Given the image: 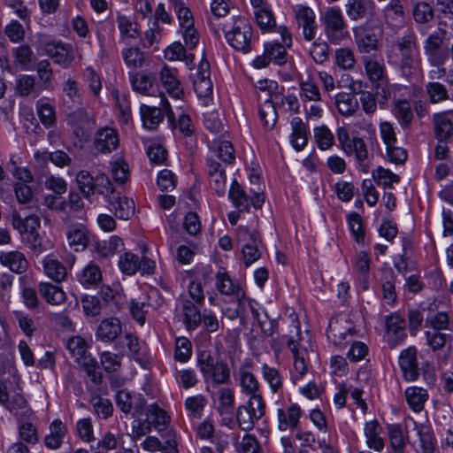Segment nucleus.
<instances>
[{"instance_id": "obj_50", "label": "nucleus", "mask_w": 453, "mask_h": 453, "mask_svg": "<svg viewBox=\"0 0 453 453\" xmlns=\"http://www.w3.org/2000/svg\"><path fill=\"white\" fill-rule=\"evenodd\" d=\"M425 338L426 345L434 352L441 350L453 339L450 334L431 330L425 332Z\"/></svg>"}, {"instance_id": "obj_51", "label": "nucleus", "mask_w": 453, "mask_h": 453, "mask_svg": "<svg viewBox=\"0 0 453 453\" xmlns=\"http://www.w3.org/2000/svg\"><path fill=\"white\" fill-rule=\"evenodd\" d=\"M206 404L207 399L203 395L188 396L184 403L190 418H201Z\"/></svg>"}, {"instance_id": "obj_42", "label": "nucleus", "mask_w": 453, "mask_h": 453, "mask_svg": "<svg viewBox=\"0 0 453 453\" xmlns=\"http://www.w3.org/2000/svg\"><path fill=\"white\" fill-rule=\"evenodd\" d=\"M146 415L148 423L157 431L165 429L169 421L166 412L157 404L148 406Z\"/></svg>"}, {"instance_id": "obj_64", "label": "nucleus", "mask_w": 453, "mask_h": 453, "mask_svg": "<svg viewBox=\"0 0 453 453\" xmlns=\"http://www.w3.org/2000/svg\"><path fill=\"white\" fill-rule=\"evenodd\" d=\"M100 363L103 369L108 372H116L121 367V356L110 352L103 351L99 354Z\"/></svg>"}, {"instance_id": "obj_18", "label": "nucleus", "mask_w": 453, "mask_h": 453, "mask_svg": "<svg viewBox=\"0 0 453 453\" xmlns=\"http://www.w3.org/2000/svg\"><path fill=\"white\" fill-rule=\"evenodd\" d=\"M418 349L410 346L401 351L398 358L399 367L406 381H415L419 376V368L417 358Z\"/></svg>"}, {"instance_id": "obj_19", "label": "nucleus", "mask_w": 453, "mask_h": 453, "mask_svg": "<svg viewBox=\"0 0 453 453\" xmlns=\"http://www.w3.org/2000/svg\"><path fill=\"white\" fill-rule=\"evenodd\" d=\"M365 74L372 86L382 88L388 83V76L385 65L382 61L374 59L369 56L362 58Z\"/></svg>"}, {"instance_id": "obj_38", "label": "nucleus", "mask_w": 453, "mask_h": 453, "mask_svg": "<svg viewBox=\"0 0 453 453\" xmlns=\"http://www.w3.org/2000/svg\"><path fill=\"white\" fill-rule=\"evenodd\" d=\"M404 395L408 405L415 412H419L423 409L424 403L428 399L427 391L419 387L407 388Z\"/></svg>"}, {"instance_id": "obj_40", "label": "nucleus", "mask_w": 453, "mask_h": 453, "mask_svg": "<svg viewBox=\"0 0 453 453\" xmlns=\"http://www.w3.org/2000/svg\"><path fill=\"white\" fill-rule=\"evenodd\" d=\"M66 348L77 364L81 363L87 357H92L88 352L86 341L81 336H73L66 342Z\"/></svg>"}, {"instance_id": "obj_11", "label": "nucleus", "mask_w": 453, "mask_h": 453, "mask_svg": "<svg viewBox=\"0 0 453 453\" xmlns=\"http://www.w3.org/2000/svg\"><path fill=\"white\" fill-rule=\"evenodd\" d=\"M110 211H113L115 216L123 220L129 219L134 214V202L127 196H120L111 184L107 195L104 196Z\"/></svg>"}, {"instance_id": "obj_60", "label": "nucleus", "mask_w": 453, "mask_h": 453, "mask_svg": "<svg viewBox=\"0 0 453 453\" xmlns=\"http://www.w3.org/2000/svg\"><path fill=\"white\" fill-rule=\"evenodd\" d=\"M67 123L72 126L73 133L77 138L86 136L88 130L90 128V123L85 119L87 115H66Z\"/></svg>"}, {"instance_id": "obj_52", "label": "nucleus", "mask_w": 453, "mask_h": 453, "mask_svg": "<svg viewBox=\"0 0 453 453\" xmlns=\"http://www.w3.org/2000/svg\"><path fill=\"white\" fill-rule=\"evenodd\" d=\"M139 256L132 252H125L119 256V267L122 273L132 276L134 275L140 267Z\"/></svg>"}, {"instance_id": "obj_61", "label": "nucleus", "mask_w": 453, "mask_h": 453, "mask_svg": "<svg viewBox=\"0 0 453 453\" xmlns=\"http://www.w3.org/2000/svg\"><path fill=\"white\" fill-rule=\"evenodd\" d=\"M335 64L342 70H351L356 65L354 52L349 48H339L334 53Z\"/></svg>"}, {"instance_id": "obj_29", "label": "nucleus", "mask_w": 453, "mask_h": 453, "mask_svg": "<svg viewBox=\"0 0 453 453\" xmlns=\"http://www.w3.org/2000/svg\"><path fill=\"white\" fill-rule=\"evenodd\" d=\"M116 23L119 31L120 40L127 43L140 36V26L131 17L119 12L116 17Z\"/></svg>"}, {"instance_id": "obj_46", "label": "nucleus", "mask_w": 453, "mask_h": 453, "mask_svg": "<svg viewBox=\"0 0 453 453\" xmlns=\"http://www.w3.org/2000/svg\"><path fill=\"white\" fill-rule=\"evenodd\" d=\"M228 197L234 206L239 211H247L249 209L250 199L236 180H234L231 184Z\"/></svg>"}, {"instance_id": "obj_22", "label": "nucleus", "mask_w": 453, "mask_h": 453, "mask_svg": "<svg viewBox=\"0 0 453 453\" xmlns=\"http://www.w3.org/2000/svg\"><path fill=\"white\" fill-rule=\"evenodd\" d=\"M207 165L208 173L210 176V186L211 189H213L218 196H224L226 189V176L225 169L222 167L220 163L211 157L207 158Z\"/></svg>"}, {"instance_id": "obj_13", "label": "nucleus", "mask_w": 453, "mask_h": 453, "mask_svg": "<svg viewBox=\"0 0 453 453\" xmlns=\"http://www.w3.org/2000/svg\"><path fill=\"white\" fill-rule=\"evenodd\" d=\"M345 12L352 21H359L364 19L373 20L379 18L373 0H347Z\"/></svg>"}, {"instance_id": "obj_45", "label": "nucleus", "mask_w": 453, "mask_h": 453, "mask_svg": "<svg viewBox=\"0 0 453 453\" xmlns=\"http://www.w3.org/2000/svg\"><path fill=\"white\" fill-rule=\"evenodd\" d=\"M356 330L350 325L347 327H342L339 325H329V329L327 332V337L332 339L335 345H342L344 342L351 343V340H348V338H351L355 334Z\"/></svg>"}, {"instance_id": "obj_24", "label": "nucleus", "mask_w": 453, "mask_h": 453, "mask_svg": "<svg viewBox=\"0 0 453 453\" xmlns=\"http://www.w3.org/2000/svg\"><path fill=\"white\" fill-rule=\"evenodd\" d=\"M208 157L218 158L225 164L231 165L235 160V150L229 141L215 138L209 143Z\"/></svg>"}, {"instance_id": "obj_7", "label": "nucleus", "mask_w": 453, "mask_h": 453, "mask_svg": "<svg viewBox=\"0 0 453 453\" xmlns=\"http://www.w3.org/2000/svg\"><path fill=\"white\" fill-rule=\"evenodd\" d=\"M446 31L438 28L424 42V51L428 62L434 67L442 66L449 59V50L443 47Z\"/></svg>"}, {"instance_id": "obj_56", "label": "nucleus", "mask_w": 453, "mask_h": 453, "mask_svg": "<svg viewBox=\"0 0 453 453\" xmlns=\"http://www.w3.org/2000/svg\"><path fill=\"white\" fill-rule=\"evenodd\" d=\"M388 432L394 453H403L406 442L402 426L398 424L390 425Z\"/></svg>"}, {"instance_id": "obj_54", "label": "nucleus", "mask_w": 453, "mask_h": 453, "mask_svg": "<svg viewBox=\"0 0 453 453\" xmlns=\"http://www.w3.org/2000/svg\"><path fill=\"white\" fill-rule=\"evenodd\" d=\"M261 372L264 380L268 383L273 393H277L282 388V376L279 370L263 364Z\"/></svg>"}, {"instance_id": "obj_62", "label": "nucleus", "mask_w": 453, "mask_h": 453, "mask_svg": "<svg viewBox=\"0 0 453 453\" xmlns=\"http://www.w3.org/2000/svg\"><path fill=\"white\" fill-rule=\"evenodd\" d=\"M385 21L402 20L404 18V8L401 0H390L383 9Z\"/></svg>"}, {"instance_id": "obj_23", "label": "nucleus", "mask_w": 453, "mask_h": 453, "mask_svg": "<svg viewBox=\"0 0 453 453\" xmlns=\"http://www.w3.org/2000/svg\"><path fill=\"white\" fill-rule=\"evenodd\" d=\"M119 143L118 132L111 127L100 128L95 137V147L102 153H111L115 150Z\"/></svg>"}, {"instance_id": "obj_10", "label": "nucleus", "mask_w": 453, "mask_h": 453, "mask_svg": "<svg viewBox=\"0 0 453 453\" xmlns=\"http://www.w3.org/2000/svg\"><path fill=\"white\" fill-rule=\"evenodd\" d=\"M278 32L281 37V43L278 42H267L265 44V50L270 61L278 65L287 63L288 54L286 48L292 45V37L289 30L285 26H280Z\"/></svg>"}, {"instance_id": "obj_5", "label": "nucleus", "mask_w": 453, "mask_h": 453, "mask_svg": "<svg viewBox=\"0 0 453 453\" xmlns=\"http://www.w3.org/2000/svg\"><path fill=\"white\" fill-rule=\"evenodd\" d=\"M75 180L82 196L92 203V196L97 193L107 195L112 184L104 173H98L92 176L88 171L81 170L75 176Z\"/></svg>"}, {"instance_id": "obj_28", "label": "nucleus", "mask_w": 453, "mask_h": 453, "mask_svg": "<svg viewBox=\"0 0 453 453\" xmlns=\"http://www.w3.org/2000/svg\"><path fill=\"white\" fill-rule=\"evenodd\" d=\"M216 288L219 293L226 296H234L237 298L239 306L243 305L244 294L239 285L234 284L226 272H219L216 274Z\"/></svg>"}, {"instance_id": "obj_32", "label": "nucleus", "mask_w": 453, "mask_h": 453, "mask_svg": "<svg viewBox=\"0 0 453 453\" xmlns=\"http://www.w3.org/2000/svg\"><path fill=\"white\" fill-rule=\"evenodd\" d=\"M77 280L86 288H96L103 280L101 268L94 262H90L77 273Z\"/></svg>"}, {"instance_id": "obj_37", "label": "nucleus", "mask_w": 453, "mask_h": 453, "mask_svg": "<svg viewBox=\"0 0 453 453\" xmlns=\"http://www.w3.org/2000/svg\"><path fill=\"white\" fill-rule=\"evenodd\" d=\"M42 265L45 274L52 280L59 283L65 280L66 267L52 256H47L42 261Z\"/></svg>"}, {"instance_id": "obj_6", "label": "nucleus", "mask_w": 453, "mask_h": 453, "mask_svg": "<svg viewBox=\"0 0 453 453\" xmlns=\"http://www.w3.org/2000/svg\"><path fill=\"white\" fill-rule=\"evenodd\" d=\"M326 37L332 44H340L349 37L347 24L339 7L327 8L322 16Z\"/></svg>"}, {"instance_id": "obj_14", "label": "nucleus", "mask_w": 453, "mask_h": 453, "mask_svg": "<svg viewBox=\"0 0 453 453\" xmlns=\"http://www.w3.org/2000/svg\"><path fill=\"white\" fill-rule=\"evenodd\" d=\"M294 12L303 39L307 42L312 41L318 31L315 12L311 8L303 4L296 5Z\"/></svg>"}, {"instance_id": "obj_53", "label": "nucleus", "mask_w": 453, "mask_h": 453, "mask_svg": "<svg viewBox=\"0 0 453 453\" xmlns=\"http://www.w3.org/2000/svg\"><path fill=\"white\" fill-rule=\"evenodd\" d=\"M168 122L173 128H178L185 136H191L194 133L195 126L190 115H167Z\"/></svg>"}, {"instance_id": "obj_43", "label": "nucleus", "mask_w": 453, "mask_h": 453, "mask_svg": "<svg viewBox=\"0 0 453 453\" xmlns=\"http://www.w3.org/2000/svg\"><path fill=\"white\" fill-rule=\"evenodd\" d=\"M126 345L129 350L130 357L142 365H146L149 362V357L142 349L138 337L133 334H127L125 335Z\"/></svg>"}, {"instance_id": "obj_59", "label": "nucleus", "mask_w": 453, "mask_h": 453, "mask_svg": "<svg viewBox=\"0 0 453 453\" xmlns=\"http://www.w3.org/2000/svg\"><path fill=\"white\" fill-rule=\"evenodd\" d=\"M18 434L19 441L35 445L39 441L37 428L34 424L28 421L22 422L18 426Z\"/></svg>"}, {"instance_id": "obj_31", "label": "nucleus", "mask_w": 453, "mask_h": 453, "mask_svg": "<svg viewBox=\"0 0 453 453\" xmlns=\"http://www.w3.org/2000/svg\"><path fill=\"white\" fill-rule=\"evenodd\" d=\"M211 273V268L207 266L198 269L197 275L188 284L189 296L198 305H202L204 302L202 285L206 283Z\"/></svg>"}, {"instance_id": "obj_47", "label": "nucleus", "mask_w": 453, "mask_h": 453, "mask_svg": "<svg viewBox=\"0 0 453 453\" xmlns=\"http://www.w3.org/2000/svg\"><path fill=\"white\" fill-rule=\"evenodd\" d=\"M434 126L436 138L444 142L453 135V122L447 115H434Z\"/></svg>"}, {"instance_id": "obj_39", "label": "nucleus", "mask_w": 453, "mask_h": 453, "mask_svg": "<svg viewBox=\"0 0 453 453\" xmlns=\"http://www.w3.org/2000/svg\"><path fill=\"white\" fill-rule=\"evenodd\" d=\"M133 88L143 95L155 92V77L144 73H136L130 76Z\"/></svg>"}, {"instance_id": "obj_57", "label": "nucleus", "mask_w": 453, "mask_h": 453, "mask_svg": "<svg viewBox=\"0 0 453 453\" xmlns=\"http://www.w3.org/2000/svg\"><path fill=\"white\" fill-rule=\"evenodd\" d=\"M388 100L385 95H381L379 99H376L375 96L369 91L361 92L359 101L362 105V109L365 113H372L377 109V104L380 105V109L383 110V104Z\"/></svg>"}, {"instance_id": "obj_1", "label": "nucleus", "mask_w": 453, "mask_h": 453, "mask_svg": "<svg viewBox=\"0 0 453 453\" xmlns=\"http://www.w3.org/2000/svg\"><path fill=\"white\" fill-rule=\"evenodd\" d=\"M227 43L235 50L248 54L254 42L250 22L243 16H232L222 24Z\"/></svg>"}, {"instance_id": "obj_8", "label": "nucleus", "mask_w": 453, "mask_h": 453, "mask_svg": "<svg viewBox=\"0 0 453 453\" xmlns=\"http://www.w3.org/2000/svg\"><path fill=\"white\" fill-rule=\"evenodd\" d=\"M210 76V63L203 58L197 66L196 73L194 74L193 86L198 99L204 106H208L212 100L213 85Z\"/></svg>"}, {"instance_id": "obj_2", "label": "nucleus", "mask_w": 453, "mask_h": 453, "mask_svg": "<svg viewBox=\"0 0 453 453\" xmlns=\"http://www.w3.org/2000/svg\"><path fill=\"white\" fill-rule=\"evenodd\" d=\"M12 226L22 237L23 242L36 255L48 249V242L39 234L41 219L36 215L22 218L17 211L12 214Z\"/></svg>"}, {"instance_id": "obj_49", "label": "nucleus", "mask_w": 453, "mask_h": 453, "mask_svg": "<svg viewBox=\"0 0 453 453\" xmlns=\"http://www.w3.org/2000/svg\"><path fill=\"white\" fill-rule=\"evenodd\" d=\"M413 4L412 17L418 26H424L434 18V11L431 5L426 2H417L411 0Z\"/></svg>"}, {"instance_id": "obj_35", "label": "nucleus", "mask_w": 453, "mask_h": 453, "mask_svg": "<svg viewBox=\"0 0 453 453\" xmlns=\"http://www.w3.org/2000/svg\"><path fill=\"white\" fill-rule=\"evenodd\" d=\"M182 311H183V321L187 330L194 331L202 323V316L199 308L188 299H183L181 301Z\"/></svg>"}, {"instance_id": "obj_36", "label": "nucleus", "mask_w": 453, "mask_h": 453, "mask_svg": "<svg viewBox=\"0 0 453 453\" xmlns=\"http://www.w3.org/2000/svg\"><path fill=\"white\" fill-rule=\"evenodd\" d=\"M380 432L381 426L376 419L365 422L364 434L366 438V444L375 451H381L385 445L383 439L380 436Z\"/></svg>"}, {"instance_id": "obj_30", "label": "nucleus", "mask_w": 453, "mask_h": 453, "mask_svg": "<svg viewBox=\"0 0 453 453\" xmlns=\"http://www.w3.org/2000/svg\"><path fill=\"white\" fill-rule=\"evenodd\" d=\"M66 426L60 419H54L49 426V434L44 438V445L49 449H58L66 434Z\"/></svg>"}, {"instance_id": "obj_25", "label": "nucleus", "mask_w": 453, "mask_h": 453, "mask_svg": "<svg viewBox=\"0 0 453 453\" xmlns=\"http://www.w3.org/2000/svg\"><path fill=\"white\" fill-rule=\"evenodd\" d=\"M122 332L121 322L117 318L103 319L96 329V338L104 342L115 341Z\"/></svg>"}, {"instance_id": "obj_21", "label": "nucleus", "mask_w": 453, "mask_h": 453, "mask_svg": "<svg viewBox=\"0 0 453 453\" xmlns=\"http://www.w3.org/2000/svg\"><path fill=\"white\" fill-rule=\"evenodd\" d=\"M0 405L10 413L17 412L27 407V401L19 392L10 395L9 387L6 381L0 380Z\"/></svg>"}, {"instance_id": "obj_16", "label": "nucleus", "mask_w": 453, "mask_h": 453, "mask_svg": "<svg viewBox=\"0 0 453 453\" xmlns=\"http://www.w3.org/2000/svg\"><path fill=\"white\" fill-rule=\"evenodd\" d=\"M241 234L242 241L245 242L242 249L243 263L248 267L261 257V252L258 249L260 237L256 230H250L249 227H242Z\"/></svg>"}, {"instance_id": "obj_58", "label": "nucleus", "mask_w": 453, "mask_h": 453, "mask_svg": "<svg viewBox=\"0 0 453 453\" xmlns=\"http://www.w3.org/2000/svg\"><path fill=\"white\" fill-rule=\"evenodd\" d=\"M81 365L88 378L95 385H100L103 381V373L99 371V365L94 357H87L84 361L78 364Z\"/></svg>"}, {"instance_id": "obj_15", "label": "nucleus", "mask_w": 453, "mask_h": 453, "mask_svg": "<svg viewBox=\"0 0 453 453\" xmlns=\"http://www.w3.org/2000/svg\"><path fill=\"white\" fill-rule=\"evenodd\" d=\"M302 414L301 407L296 403L278 408L276 411L278 429L280 432L297 430Z\"/></svg>"}, {"instance_id": "obj_27", "label": "nucleus", "mask_w": 453, "mask_h": 453, "mask_svg": "<svg viewBox=\"0 0 453 453\" xmlns=\"http://www.w3.org/2000/svg\"><path fill=\"white\" fill-rule=\"evenodd\" d=\"M66 237L69 246L76 252L84 250L89 241L88 229L83 224L70 226Z\"/></svg>"}, {"instance_id": "obj_55", "label": "nucleus", "mask_w": 453, "mask_h": 453, "mask_svg": "<svg viewBox=\"0 0 453 453\" xmlns=\"http://www.w3.org/2000/svg\"><path fill=\"white\" fill-rule=\"evenodd\" d=\"M168 1L176 13L180 28L194 25L193 14L191 11L187 7L183 0Z\"/></svg>"}, {"instance_id": "obj_33", "label": "nucleus", "mask_w": 453, "mask_h": 453, "mask_svg": "<svg viewBox=\"0 0 453 453\" xmlns=\"http://www.w3.org/2000/svg\"><path fill=\"white\" fill-rule=\"evenodd\" d=\"M0 263L16 273H22L27 268V261L24 254L17 250L1 251Z\"/></svg>"}, {"instance_id": "obj_20", "label": "nucleus", "mask_w": 453, "mask_h": 453, "mask_svg": "<svg viewBox=\"0 0 453 453\" xmlns=\"http://www.w3.org/2000/svg\"><path fill=\"white\" fill-rule=\"evenodd\" d=\"M161 84L168 95L176 103H180V96H183L184 92L180 81L177 77V71L164 65L159 73Z\"/></svg>"}, {"instance_id": "obj_48", "label": "nucleus", "mask_w": 453, "mask_h": 453, "mask_svg": "<svg viewBox=\"0 0 453 453\" xmlns=\"http://www.w3.org/2000/svg\"><path fill=\"white\" fill-rule=\"evenodd\" d=\"M416 50L417 49L399 50L401 57L399 66L403 75L405 77L411 76L413 70L418 67V60Z\"/></svg>"}, {"instance_id": "obj_12", "label": "nucleus", "mask_w": 453, "mask_h": 453, "mask_svg": "<svg viewBox=\"0 0 453 453\" xmlns=\"http://www.w3.org/2000/svg\"><path fill=\"white\" fill-rule=\"evenodd\" d=\"M115 401L118 408L126 413H132L134 417H138L144 412L146 399L140 393H134L127 390H119L115 395Z\"/></svg>"}, {"instance_id": "obj_63", "label": "nucleus", "mask_w": 453, "mask_h": 453, "mask_svg": "<svg viewBox=\"0 0 453 453\" xmlns=\"http://www.w3.org/2000/svg\"><path fill=\"white\" fill-rule=\"evenodd\" d=\"M335 105L338 113H354L357 105V99L349 93H341L335 96Z\"/></svg>"}, {"instance_id": "obj_9", "label": "nucleus", "mask_w": 453, "mask_h": 453, "mask_svg": "<svg viewBox=\"0 0 453 453\" xmlns=\"http://www.w3.org/2000/svg\"><path fill=\"white\" fill-rule=\"evenodd\" d=\"M40 47L44 53L51 58L56 64L67 68L73 61L72 47L61 41H56L49 36H42L40 40Z\"/></svg>"}, {"instance_id": "obj_4", "label": "nucleus", "mask_w": 453, "mask_h": 453, "mask_svg": "<svg viewBox=\"0 0 453 453\" xmlns=\"http://www.w3.org/2000/svg\"><path fill=\"white\" fill-rule=\"evenodd\" d=\"M352 32L357 48L361 54H370L379 50V41L383 33V25L379 18L355 26Z\"/></svg>"}, {"instance_id": "obj_26", "label": "nucleus", "mask_w": 453, "mask_h": 453, "mask_svg": "<svg viewBox=\"0 0 453 453\" xmlns=\"http://www.w3.org/2000/svg\"><path fill=\"white\" fill-rule=\"evenodd\" d=\"M292 132L289 136V142L296 151H302L308 143L309 127L299 117L292 119Z\"/></svg>"}, {"instance_id": "obj_34", "label": "nucleus", "mask_w": 453, "mask_h": 453, "mask_svg": "<svg viewBox=\"0 0 453 453\" xmlns=\"http://www.w3.org/2000/svg\"><path fill=\"white\" fill-rule=\"evenodd\" d=\"M38 290L41 296L51 305H59L66 299L65 291L58 285L50 282H40Z\"/></svg>"}, {"instance_id": "obj_3", "label": "nucleus", "mask_w": 453, "mask_h": 453, "mask_svg": "<svg viewBox=\"0 0 453 453\" xmlns=\"http://www.w3.org/2000/svg\"><path fill=\"white\" fill-rule=\"evenodd\" d=\"M196 365L207 385L219 386L230 381L228 365L210 350L197 352Z\"/></svg>"}, {"instance_id": "obj_44", "label": "nucleus", "mask_w": 453, "mask_h": 453, "mask_svg": "<svg viewBox=\"0 0 453 453\" xmlns=\"http://www.w3.org/2000/svg\"><path fill=\"white\" fill-rule=\"evenodd\" d=\"M63 93L66 100V104H71L69 107L78 108L82 104V98L80 93L78 82L68 78L63 84Z\"/></svg>"}, {"instance_id": "obj_41", "label": "nucleus", "mask_w": 453, "mask_h": 453, "mask_svg": "<svg viewBox=\"0 0 453 453\" xmlns=\"http://www.w3.org/2000/svg\"><path fill=\"white\" fill-rule=\"evenodd\" d=\"M121 56L127 67L130 70H137L142 67L145 61L144 53L135 46L124 48Z\"/></svg>"}, {"instance_id": "obj_17", "label": "nucleus", "mask_w": 453, "mask_h": 453, "mask_svg": "<svg viewBox=\"0 0 453 453\" xmlns=\"http://www.w3.org/2000/svg\"><path fill=\"white\" fill-rule=\"evenodd\" d=\"M387 342L391 349L403 342L407 337L406 322L397 313H392L386 317Z\"/></svg>"}]
</instances>
